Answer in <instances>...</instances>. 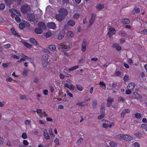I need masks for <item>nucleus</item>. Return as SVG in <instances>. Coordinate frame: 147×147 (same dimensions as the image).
<instances>
[{"mask_svg":"<svg viewBox=\"0 0 147 147\" xmlns=\"http://www.w3.org/2000/svg\"><path fill=\"white\" fill-rule=\"evenodd\" d=\"M79 16H80V14L79 13H76L74 15L73 17V18L74 19H77L79 18Z\"/></svg>","mask_w":147,"mask_h":147,"instance_id":"nucleus-34","label":"nucleus"},{"mask_svg":"<svg viewBox=\"0 0 147 147\" xmlns=\"http://www.w3.org/2000/svg\"><path fill=\"white\" fill-rule=\"evenodd\" d=\"M99 84L101 86V87L103 88H106V86L105 84L103 82H99Z\"/></svg>","mask_w":147,"mask_h":147,"instance_id":"nucleus-38","label":"nucleus"},{"mask_svg":"<svg viewBox=\"0 0 147 147\" xmlns=\"http://www.w3.org/2000/svg\"><path fill=\"white\" fill-rule=\"evenodd\" d=\"M133 96L135 99H139L142 98V96L141 95L136 92H134L133 93Z\"/></svg>","mask_w":147,"mask_h":147,"instance_id":"nucleus-15","label":"nucleus"},{"mask_svg":"<svg viewBox=\"0 0 147 147\" xmlns=\"http://www.w3.org/2000/svg\"><path fill=\"white\" fill-rule=\"evenodd\" d=\"M58 48L59 50H61V49H66L67 48V46L65 44L62 43L58 44Z\"/></svg>","mask_w":147,"mask_h":147,"instance_id":"nucleus-8","label":"nucleus"},{"mask_svg":"<svg viewBox=\"0 0 147 147\" xmlns=\"http://www.w3.org/2000/svg\"><path fill=\"white\" fill-rule=\"evenodd\" d=\"M22 137L23 139H26L27 138V136L26 133H22Z\"/></svg>","mask_w":147,"mask_h":147,"instance_id":"nucleus-48","label":"nucleus"},{"mask_svg":"<svg viewBox=\"0 0 147 147\" xmlns=\"http://www.w3.org/2000/svg\"><path fill=\"white\" fill-rule=\"evenodd\" d=\"M22 42L24 44V45L27 48H31L32 47V45L29 43H27L26 42L22 41Z\"/></svg>","mask_w":147,"mask_h":147,"instance_id":"nucleus-24","label":"nucleus"},{"mask_svg":"<svg viewBox=\"0 0 147 147\" xmlns=\"http://www.w3.org/2000/svg\"><path fill=\"white\" fill-rule=\"evenodd\" d=\"M132 146L134 147H140L139 143L137 142H135L134 143Z\"/></svg>","mask_w":147,"mask_h":147,"instance_id":"nucleus-37","label":"nucleus"},{"mask_svg":"<svg viewBox=\"0 0 147 147\" xmlns=\"http://www.w3.org/2000/svg\"><path fill=\"white\" fill-rule=\"evenodd\" d=\"M29 41L31 43L34 44L35 45H37L38 44L36 40L33 38H30L29 40Z\"/></svg>","mask_w":147,"mask_h":147,"instance_id":"nucleus-28","label":"nucleus"},{"mask_svg":"<svg viewBox=\"0 0 147 147\" xmlns=\"http://www.w3.org/2000/svg\"><path fill=\"white\" fill-rule=\"evenodd\" d=\"M65 33L63 32H61L59 34L57 38L59 40L61 39L65 35Z\"/></svg>","mask_w":147,"mask_h":147,"instance_id":"nucleus-22","label":"nucleus"},{"mask_svg":"<svg viewBox=\"0 0 147 147\" xmlns=\"http://www.w3.org/2000/svg\"><path fill=\"white\" fill-rule=\"evenodd\" d=\"M24 123L26 125H29L31 123V121L30 120H27L24 122Z\"/></svg>","mask_w":147,"mask_h":147,"instance_id":"nucleus-46","label":"nucleus"},{"mask_svg":"<svg viewBox=\"0 0 147 147\" xmlns=\"http://www.w3.org/2000/svg\"><path fill=\"white\" fill-rule=\"evenodd\" d=\"M96 17V15L95 14H92V15L91 18L90 20V25L92 24L94 21V20Z\"/></svg>","mask_w":147,"mask_h":147,"instance_id":"nucleus-17","label":"nucleus"},{"mask_svg":"<svg viewBox=\"0 0 147 147\" xmlns=\"http://www.w3.org/2000/svg\"><path fill=\"white\" fill-rule=\"evenodd\" d=\"M125 101V98L121 96H120L118 97V102H123Z\"/></svg>","mask_w":147,"mask_h":147,"instance_id":"nucleus-35","label":"nucleus"},{"mask_svg":"<svg viewBox=\"0 0 147 147\" xmlns=\"http://www.w3.org/2000/svg\"><path fill=\"white\" fill-rule=\"evenodd\" d=\"M131 90H130L129 89H128L127 90L125 91V93L127 94H129L131 93Z\"/></svg>","mask_w":147,"mask_h":147,"instance_id":"nucleus-61","label":"nucleus"},{"mask_svg":"<svg viewBox=\"0 0 147 147\" xmlns=\"http://www.w3.org/2000/svg\"><path fill=\"white\" fill-rule=\"evenodd\" d=\"M38 26L42 27V28H46L45 24L43 22H39L38 23Z\"/></svg>","mask_w":147,"mask_h":147,"instance_id":"nucleus-27","label":"nucleus"},{"mask_svg":"<svg viewBox=\"0 0 147 147\" xmlns=\"http://www.w3.org/2000/svg\"><path fill=\"white\" fill-rule=\"evenodd\" d=\"M67 37L69 39L72 38L74 35V33L73 32L68 31L66 33Z\"/></svg>","mask_w":147,"mask_h":147,"instance_id":"nucleus-10","label":"nucleus"},{"mask_svg":"<svg viewBox=\"0 0 147 147\" xmlns=\"http://www.w3.org/2000/svg\"><path fill=\"white\" fill-rule=\"evenodd\" d=\"M36 112L38 114V115L39 116H40L41 117H42V116H41V115H40L42 113V110L40 109H37L36 110Z\"/></svg>","mask_w":147,"mask_h":147,"instance_id":"nucleus-33","label":"nucleus"},{"mask_svg":"<svg viewBox=\"0 0 147 147\" xmlns=\"http://www.w3.org/2000/svg\"><path fill=\"white\" fill-rule=\"evenodd\" d=\"M20 28L21 29H23L25 27L24 23H21L19 24Z\"/></svg>","mask_w":147,"mask_h":147,"instance_id":"nucleus-36","label":"nucleus"},{"mask_svg":"<svg viewBox=\"0 0 147 147\" xmlns=\"http://www.w3.org/2000/svg\"><path fill=\"white\" fill-rule=\"evenodd\" d=\"M142 115L141 114L137 113L135 114V116L137 119H140Z\"/></svg>","mask_w":147,"mask_h":147,"instance_id":"nucleus-45","label":"nucleus"},{"mask_svg":"<svg viewBox=\"0 0 147 147\" xmlns=\"http://www.w3.org/2000/svg\"><path fill=\"white\" fill-rule=\"evenodd\" d=\"M15 19L16 21L17 22H20L21 19L18 16H16L15 17Z\"/></svg>","mask_w":147,"mask_h":147,"instance_id":"nucleus-58","label":"nucleus"},{"mask_svg":"<svg viewBox=\"0 0 147 147\" xmlns=\"http://www.w3.org/2000/svg\"><path fill=\"white\" fill-rule=\"evenodd\" d=\"M9 11L12 14L16 15H21V14L20 12L14 9H11L9 10Z\"/></svg>","mask_w":147,"mask_h":147,"instance_id":"nucleus-13","label":"nucleus"},{"mask_svg":"<svg viewBox=\"0 0 147 147\" xmlns=\"http://www.w3.org/2000/svg\"><path fill=\"white\" fill-rule=\"evenodd\" d=\"M11 31L12 33L15 36H16L18 37H19L20 36V35L17 33L13 28H12L11 29Z\"/></svg>","mask_w":147,"mask_h":147,"instance_id":"nucleus-23","label":"nucleus"},{"mask_svg":"<svg viewBox=\"0 0 147 147\" xmlns=\"http://www.w3.org/2000/svg\"><path fill=\"white\" fill-rule=\"evenodd\" d=\"M48 48L51 51L55 50L56 49V47L53 45H51L48 46Z\"/></svg>","mask_w":147,"mask_h":147,"instance_id":"nucleus-29","label":"nucleus"},{"mask_svg":"<svg viewBox=\"0 0 147 147\" xmlns=\"http://www.w3.org/2000/svg\"><path fill=\"white\" fill-rule=\"evenodd\" d=\"M130 112L129 110L128 109H125L121 113V116L123 117L127 113H129Z\"/></svg>","mask_w":147,"mask_h":147,"instance_id":"nucleus-20","label":"nucleus"},{"mask_svg":"<svg viewBox=\"0 0 147 147\" xmlns=\"http://www.w3.org/2000/svg\"><path fill=\"white\" fill-rule=\"evenodd\" d=\"M54 142L56 144H57L58 145H59V140L57 138H56L54 140Z\"/></svg>","mask_w":147,"mask_h":147,"instance_id":"nucleus-63","label":"nucleus"},{"mask_svg":"<svg viewBox=\"0 0 147 147\" xmlns=\"http://www.w3.org/2000/svg\"><path fill=\"white\" fill-rule=\"evenodd\" d=\"M59 14L64 17L66 16L68 14L67 11L64 8H61L59 11Z\"/></svg>","mask_w":147,"mask_h":147,"instance_id":"nucleus-5","label":"nucleus"},{"mask_svg":"<svg viewBox=\"0 0 147 147\" xmlns=\"http://www.w3.org/2000/svg\"><path fill=\"white\" fill-rule=\"evenodd\" d=\"M140 127L146 130V128H147V125L146 124H142L141 125Z\"/></svg>","mask_w":147,"mask_h":147,"instance_id":"nucleus-52","label":"nucleus"},{"mask_svg":"<svg viewBox=\"0 0 147 147\" xmlns=\"http://www.w3.org/2000/svg\"><path fill=\"white\" fill-rule=\"evenodd\" d=\"M5 6L3 4H0V10H3L5 8Z\"/></svg>","mask_w":147,"mask_h":147,"instance_id":"nucleus-55","label":"nucleus"},{"mask_svg":"<svg viewBox=\"0 0 147 147\" xmlns=\"http://www.w3.org/2000/svg\"><path fill=\"white\" fill-rule=\"evenodd\" d=\"M122 22L124 24H128L129 23L130 21L128 19H125L122 21Z\"/></svg>","mask_w":147,"mask_h":147,"instance_id":"nucleus-39","label":"nucleus"},{"mask_svg":"<svg viewBox=\"0 0 147 147\" xmlns=\"http://www.w3.org/2000/svg\"><path fill=\"white\" fill-rule=\"evenodd\" d=\"M43 135L46 139L48 140L50 138V136L47 129L44 130Z\"/></svg>","mask_w":147,"mask_h":147,"instance_id":"nucleus-16","label":"nucleus"},{"mask_svg":"<svg viewBox=\"0 0 147 147\" xmlns=\"http://www.w3.org/2000/svg\"><path fill=\"white\" fill-rule=\"evenodd\" d=\"M105 109L104 106L103 105H102L100 109V111L104 113Z\"/></svg>","mask_w":147,"mask_h":147,"instance_id":"nucleus-57","label":"nucleus"},{"mask_svg":"<svg viewBox=\"0 0 147 147\" xmlns=\"http://www.w3.org/2000/svg\"><path fill=\"white\" fill-rule=\"evenodd\" d=\"M24 25L25 26V27H29L30 26V24L28 22L24 21Z\"/></svg>","mask_w":147,"mask_h":147,"instance_id":"nucleus-47","label":"nucleus"},{"mask_svg":"<svg viewBox=\"0 0 147 147\" xmlns=\"http://www.w3.org/2000/svg\"><path fill=\"white\" fill-rule=\"evenodd\" d=\"M102 114L101 115H99L98 118V119H101L103 118L105 116L104 113L102 112Z\"/></svg>","mask_w":147,"mask_h":147,"instance_id":"nucleus-51","label":"nucleus"},{"mask_svg":"<svg viewBox=\"0 0 147 147\" xmlns=\"http://www.w3.org/2000/svg\"><path fill=\"white\" fill-rule=\"evenodd\" d=\"M83 140V139L82 138H80L77 141V144L78 145H80L82 142Z\"/></svg>","mask_w":147,"mask_h":147,"instance_id":"nucleus-43","label":"nucleus"},{"mask_svg":"<svg viewBox=\"0 0 147 147\" xmlns=\"http://www.w3.org/2000/svg\"><path fill=\"white\" fill-rule=\"evenodd\" d=\"M23 144L25 145H28L29 144L28 142L26 140H24L23 141Z\"/></svg>","mask_w":147,"mask_h":147,"instance_id":"nucleus-54","label":"nucleus"},{"mask_svg":"<svg viewBox=\"0 0 147 147\" xmlns=\"http://www.w3.org/2000/svg\"><path fill=\"white\" fill-rule=\"evenodd\" d=\"M30 7L27 5H25L21 6V11L24 13H26L30 11Z\"/></svg>","mask_w":147,"mask_h":147,"instance_id":"nucleus-3","label":"nucleus"},{"mask_svg":"<svg viewBox=\"0 0 147 147\" xmlns=\"http://www.w3.org/2000/svg\"><path fill=\"white\" fill-rule=\"evenodd\" d=\"M49 133L50 134L52 139H53L55 137V135L52 134V132L50 130H49Z\"/></svg>","mask_w":147,"mask_h":147,"instance_id":"nucleus-60","label":"nucleus"},{"mask_svg":"<svg viewBox=\"0 0 147 147\" xmlns=\"http://www.w3.org/2000/svg\"><path fill=\"white\" fill-rule=\"evenodd\" d=\"M20 55L21 57H23L24 59H25V61L27 59H28V56L25 55H24L23 54L21 53Z\"/></svg>","mask_w":147,"mask_h":147,"instance_id":"nucleus-42","label":"nucleus"},{"mask_svg":"<svg viewBox=\"0 0 147 147\" xmlns=\"http://www.w3.org/2000/svg\"><path fill=\"white\" fill-rule=\"evenodd\" d=\"M28 72V70L27 69H24L22 72V74L23 76H25L27 75Z\"/></svg>","mask_w":147,"mask_h":147,"instance_id":"nucleus-31","label":"nucleus"},{"mask_svg":"<svg viewBox=\"0 0 147 147\" xmlns=\"http://www.w3.org/2000/svg\"><path fill=\"white\" fill-rule=\"evenodd\" d=\"M51 35V32H48L46 33L45 36V37L47 38H48L50 37Z\"/></svg>","mask_w":147,"mask_h":147,"instance_id":"nucleus-44","label":"nucleus"},{"mask_svg":"<svg viewBox=\"0 0 147 147\" xmlns=\"http://www.w3.org/2000/svg\"><path fill=\"white\" fill-rule=\"evenodd\" d=\"M86 43L85 42H83L82 45V51L85 52L86 49Z\"/></svg>","mask_w":147,"mask_h":147,"instance_id":"nucleus-25","label":"nucleus"},{"mask_svg":"<svg viewBox=\"0 0 147 147\" xmlns=\"http://www.w3.org/2000/svg\"><path fill=\"white\" fill-rule=\"evenodd\" d=\"M135 88L134 84L133 83L131 82L129 83L127 86V88L130 90H132Z\"/></svg>","mask_w":147,"mask_h":147,"instance_id":"nucleus-18","label":"nucleus"},{"mask_svg":"<svg viewBox=\"0 0 147 147\" xmlns=\"http://www.w3.org/2000/svg\"><path fill=\"white\" fill-rule=\"evenodd\" d=\"M49 57L48 54L43 55L42 58V66L44 67H46L48 65V59Z\"/></svg>","mask_w":147,"mask_h":147,"instance_id":"nucleus-2","label":"nucleus"},{"mask_svg":"<svg viewBox=\"0 0 147 147\" xmlns=\"http://www.w3.org/2000/svg\"><path fill=\"white\" fill-rule=\"evenodd\" d=\"M140 33L142 34H147V29H144Z\"/></svg>","mask_w":147,"mask_h":147,"instance_id":"nucleus-53","label":"nucleus"},{"mask_svg":"<svg viewBox=\"0 0 147 147\" xmlns=\"http://www.w3.org/2000/svg\"><path fill=\"white\" fill-rule=\"evenodd\" d=\"M74 86H73V84H71L70 85L69 89L71 90H74Z\"/></svg>","mask_w":147,"mask_h":147,"instance_id":"nucleus-56","label":"nucleus"},{"mask_svg":"<svg viewBox=\"0 0 147 147\" xmlns=\"http://www.w3.org/2000/svg\"><path fill=\"white\" fill-rule=\"evenodd\" d=\"M104 5L102 4H98L96 6V8L98 9H100L103 8Z\"/></svg>","mask_w":147,"mask_h":147,"instance_id":"nucleus-32","label":"nucleus"},{"mask_svg":"<svg viewBox=\"0 0 147 147\" xmlns=\"http://www.w3.org/2000/svg\"><path fill=\"white\" fill-rule=\"evenodd\" d=\"M123 80L125 82L128 81L129 80L128 76V75H125L123 78Z\"/></svg>","mask_w":147,"mask_h":147,"instance_id":"nucleus-49","label":"nucleus"},{"mask_svg":"<svg viewBox=\"0 0 147 147\" xmlns=\"http://www.w3.org/2000/svg\"><path fill=\"white\" fill-rule=\"evenodd\" d=\"M113 47L115 48L118 51H119L122 49L121 47L119 44L116 43L113 44Z\"/></svg>","mask_w":147,"mask_h":147,"instance_id":"nucleus-11","label":"nucleus"},{"mask_svg":"<svg viewBox=\"0 0 147 147\" xmlns=\"http://www.w3.org/2000/svg\"><path fill=\"white\" fill-rule=\"evenodd\" d=\"M35 17L34 15L32 13L28 14L27 16L28 20L32 22H34L35 21Z\"/></svg>","mask_w":147,"mask_h":147,"instance_id":"nucleus-7","label":"nucleus"},{"mask_svg":"<svg viewBox=\"0 0 147 147\" xmlns=\"http://www.w3.org/2000/svg\"><path fill=\"white\" fill-rule=\"evenodd\" d=\"M55 17L56 19L60 22L64 18L62 16L60 15L59 14H56Z\"/></svg>","mask_w":147,"mask_h":147,"instance_id":"nucleus-14","label":"nucleus"},{"mask_svg":"<svg viewBox=\"0 0 147 147\" xmlns=\"http://www.w3.org/2000/svg\"><path fill=\"white\" fill-rule=\"evenodd\" d=\"M113 101L114 99L113 98H111L110 97H109L107 99V106L108 107H110L111 106L112 104V103L113 102Z\"/></svg>","mask_w":147,"mask_h":147,"instance_id":"nucleus-12","label":"nucleus"},{"mask_svg":"<svg viewBox=\"0 0 147 147\" xmlns=\"http://www.w3.org/2000/svg\"><path fill=\"white\" fill-rule=\"evenodd\" d=\"M134 135L137 137H140L142 136V134L140 132H136L135 133Z\"/></svg>","mask_w":147,"mask_h":147,"instance_id":"nucleus-41","label":"nucleus"},{"mask_svg":"<svg viewBox=\"0 0 147 147\" xmlns=\"http://www.w3.org/2000/svg\"><path fill=\"white\" fill-rule=\"evenodd\" d=\"M109 145L111 147H116L118 146L117 143L113 141H111L110 142Z\"/></svg>","mask_w":147,"mask_h":147,"instance_id":"nucleus-19","label":"nucleus"},{"mask_svg":"<svg viewBox=\"0 0 147 147\" xmlns=\"http://www.w3.org/2000/svg\"><path fill=\"white\" fill-rule=\"evenodd\" d=\"M102 126L104 128L109 127V121H107L106 123L102 124Z\"/></svg>","mask_w":147,"mask_h":147,"instance_id":"nucleus-26","label":"nucleus"},{"mask_svg":"<svg viewBox=\"0 0 147 147\" xmlns=\"http://www.w3.org/2000/svg\"><path fill=\"white\" fill-rule=\"evenodd\" d=\"M77 89L80 91H82L83 90L82 87L79 85H76V86Z\"/></svg>","mask_w":147,"mask_h":147,"instance_id":"nucleus-40","label":"nucleus"},{"mask_svg":"<svg viewBox=\"0 0 147 147\" xmlns=\"http://www.w3.org/2000/svg\"><path fill=\"white\" fill-rule=\"evenodd\" d=\"M11 45L10 44H8L4 45V47L5 48H7L11 47Z\"/></svg>","mask_w":147,"mask_h":147,"instance_id":"nucleus-59","label":"nucleus"},{"mask_svg":"<svg viewBox=\"0 0 147 147\" xmlns=\"http://www.w3.org/2000/svg\"><path fill=\"white\" fill-rule=\"evenodd\" d=\"M34 31L37 34H41L42 32V30L39 28H35Z\"/></svg>","mask_w":147,"mask_h":147,"instance_id":"nucleus-21","label":"nucleus"},{"mask_svg":"<svg viewBox=\"0 0 147 147\" xmlns=\"http://www.w3.org/2000/svg\"><path fill=\"white\" fill-rule=\"evenodd\" d=\"M26 97V96L25 95L20 94V98L21 99H25Z\"/></svg>","mask_w":147,"mask_h":147,"instance_id":"nucleus-50","label":"nucleus"},{"mask_svg":"<svg viewBox=\"0 0 147 147\" xmlns=\"http://www.w3.org/2000/svg\"><path fill=\"white\" fill-rule=\"evenodd\" d=\"M116 33V31L115 29L112 28H109L108 34L110 37H111L112 35L115 34Z\"/></svg>","mask_w":147,"mask_h":147,"instance_id":"nucleus-6","label":"nucleus"},{"mask_svg":"<svg viewBox=\"0 0 147 147\" xmlns=\"http://www.w3.org/2000/svg\"><path fill=\"white\" fill-rule=\"evenodd\" d=\"M67 94L70 97H72L73 96V95L69 91H66Z\"/></svg>","mask_w":147,"mask_h":147,"instance_id":"nucleus-62","label":"nucleus"},{"mask_svg":"<svg viewBox=\"0 0 147 147\" xmlns=\"http://www.w3.org/2000/svg\"><path fill=\"white\" fill-rule=\"evenodd\" d=\"M79 67L78 65H76L68 69L69 72H70L71 71H74Z\"/></svg>","mask_w":147,"mask_h":147,"instance_id":"nucleus-30","label":"nucleus"},{"mask_svg":"<svg viewBox=\"0 0 147 147\" xmlns=\"http://www.w3.org/2000/svg\"><path fill=\"white\" fill-rule=\"evenodd\" d=\"M5 104V103L4 102H0V107H3L4 106Z\"/></svg>","mask_w":147,"mask_h":147,"instance_id":"nucleus-64","label":"nucleus"},{"mask_svg":"<svg viewBox=\"0 0 147 147\" xmlns=\"http://www.w3.org/2000/svg\"><path fill=\"white\" fill-rule=\"evenodd\" d=\"M47 26L48 28L53 29H55L57 27L55 24L53 22H51L47 24Z\"/></svg>","mask_w":147,"mask_h":147,"instance_id":"nucleus-9","label":"nucleus"},{"mask_svg":"<svg viewBox=\"0 0 147 147\" xmlns=\"http://www.w3.org/2000/svg\"><path fill=\"white\" fill-rule=\"evenodd\" d=\"M117 139H123L127 141H129L133 139L132 137L129 135L119 134L115 136Z\"/></svg>","mask_w":147,"mask_h":147,"instance_id":"nucleus-1","label":"nucleus"},{"mask_svg":"<svg viewBox=\"0 0 147 147\" xmlns=\"http://www.w3.org/2000/svg\"><path fill=\"white\" fill-rule=\"evenodd\" d=\"M76 24L75 21L73 20H70L67 22V25H65L64 26V28L65 29H68V26L72 27L74 26Z\"/></svg>","mask_w":147,"mask_h":147,"instance_id":"nucleus-4","label":"nucleus"}]
</instances>
